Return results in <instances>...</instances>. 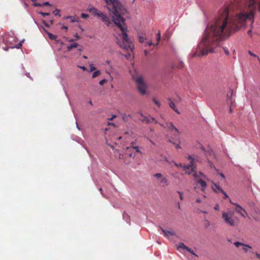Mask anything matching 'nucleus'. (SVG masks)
Returning a JSON list of instances; mask_svg holds the SVG:
<instances>
[{
    "label": "nucleus",
    "instance_id": "nucleus-1",
    "mask_svg": "<svg viewBox=\"0 0 260 260\" xmlns=\"http://www.w3.org/2000/svg\"><path fill=\"white\" fill-rule=\"evenodd\" d=\"M259 0H234L229 6L218 12L217 17L209 23L205 30L202 40L192 57L207 55L216 52L220 42L229 37L232 31L237 30L246 20L254 22L256 3Z\"/></svg>",
    "mask_w": 260,
    "mask_h": 260
},
{
    "label": "nucleus",
    "instance_id": "nucleus-2",
    "mask_svg": "<svg viewBox=\"0 0 260 260\" xmlns=\"http://www.w3.org/2000/svg\"><path fill=\"white\" fill-rule=\"evenodd\" d=\"M107 5L108 10L112 13V20L113 22L118 26L122 31V36L123 38V44L120 45V47L126 50L128 48L132 51L134 49V47L132 44H129L128 36L126 33L127 28L124 27L125 20L122 17V15L126 13V10L124 7L121 4L119 0H104Z\"/></svg>",
    "mask_w": 260,
    "mask_h": 260
},
{
    "label": "nucleus",
    "instance_id": "nucleus-3",
    "mask_svg": "<svg viewBox=\"0 0 260 260\" xmlns=\"http://www.w3.org/2000/svg\"><path fill=\"white\" fill-rule=\"evenodd\" d=\"M188 158L190 160L189 165L183 166L181 164H177V163H175V165L177 167L183 168L186 173L190 175L192 174V173L194 172V170L196 169L195 165V161L196 159L191 155L188 156Z\"/></svg>",
    "mask_w": 260,
    "mask_h": 260
},
{
    "label": "nucleus",
    "instance_id": "nucleus-4",
    "mask_svg": "<svg viewBox=\"0 0 260 260\" xmlns=\"http://www.w3.org/2000/svg\"><path fill=\"white\" fill-rule=\"evenodd\" d=\"M234 213L229 209L226 211H223L222 218L224 221L228 225L234 226L236 225V220L233 218Z\"/></svg>",
    "mask_w": 260,
    "mask_h": 260
},
{
    "label": "nucleus",
    "instance_id": "nucleus-5",
    "mask_svg": "<svg viewBox=\"0 0 260 260\" xmlns=\"http://www.w3.org/2000/svg\"><path fill=\"white\" fill-rule=\"evenodd\" d=\"M133 78L137 83V88L140 93L142 95L145 94L146 93V89L147 88V85L144 82L143 77L141 76H139L136 77H133Z\"/></svg>",
    "mask_w": 260,
    "mask_h": 260
},
{
    "label": "nucleus",
    "instance_id": "nucleus-6",
    "mask_svg": "<svg viewBox=\"0 0 260 260\" xmlns=\"http://www.w3.org/2000/svg\"><path fill=\"white\" fill-rule=\"evenodd\" d=\"M192 175L193 177L197 180V183L200 184L201 186V190L202 191H205V190L206 189L207 187V183L206 182L204 181L203 179L201 178V177H204L206 179H207V177L206 175H205L203 173L199 172V174H198L196 172V170H194V172L192 173Z\"/></svg>",
    "mask_w": 260,
    "mask_h": 260
},
{
    "label": "nucleus",
    "instance_id": "nucleus-7",
    "mask_svg": "<svg viewBox=\"0 0 260 260\" xmlns=\"http://www.w3.org/2000/svg\"><path fill=\"white\" fill-rule=\"evenodd\" d=\"M230 202L231 204H232L233 205L235 206V210L237 213H238L241 216H242L244 218L247 216L248 214H247L246 211L240 205H239L237 203L232 202L231 200L230 201Z\"/></svg>",
    "mask_w": 260,
    "mask_h": 260
},
{
    "label": "nucleus",
    "instance_id": "nucleus-8",
    "mask_svg": "<svg viewBox=\"0 0 260 260\" xmlns=\"http://www.w3.org/2000/svg\"><path fill=\"white\" fill-rule=\"evenodd\" d=\"M153 176L157 179V181L160 184H162L163 186H167L169 184L168 179L161 173H156Z\"/></svg>",
    "mask_w": 260,
    "mask_h": 260
},
{
    "label": "nucleus",
    "instance_id": "nucleus-9",
    "mask_svg": "<svg viewBox=\"0 0 260 260\" xmlns=\"http://www.w3.org/2000/svg\"><path fill=\"white\" fill-rule=\"evenodd\" d=\"M161 126L164 127L168 128V129L169 131H170L172 132H174L175 133H174V135L175 137L177 139L179 138V135L180 132H179V130L174 125V124H173L172 122L166 123V125L161 124Z\"/></svg>",
    "mask_w": 260,
    "mask_h": 260
},
{
    "label": "nucleus",
    "instance_id": "nucleus-10",
    "mask_svg": "<svg viewBox=\"0 0 260 260\" xmlns=\"http://www.w3.org/2000/svg\"><path fill=\"white\" fill-rule=\"evenodd\" d=\"M98 17L100 18L101 20L104 22L107 26H109L111 23L110 18L104 13L102 12L99 14Z\"/></svg>",
    "mask_w": 260,
    "mask_h": 260
},
{
    "label": "nucleus",
    "instance_id": "nucleus-11",
    "mask_svg": "<svg viewBox=\"0 0 260 260\" xmlns=\"http://www.w3.org/2000/svg\"><path fill=\"white\" fill-rule=\"evenodd\" d=\"M141 116L143 117V119L141 121L143 122H145L146 123H149L152 122H154L156 123H157V121L152 117H146L144 116L142 113H140Z\"/></svg>",
    "mask_w": 260,
    "mask_h": 260
},
{
    "label": "nucleus",
    "instance_id": "nucleus-12",
    "mask_svg": "<svg viewBox=\"0 0 260 260\" xmlns=\"http://www.w3.org/2000/svg\"><path fill=\"white\" fill-rule=\"evenodd\" d=\"M234 244L237 247H239L240 246H243L242 249L246 252H247L248 251L247 248H251V247L249 245L244 244H243V243H242L241 242H234Z\"/></svg>",
    "mask_w": 260,
    "mask_h": 260
},
{
    "label": "nucleus",
    "instance_id": "nucleus-13",
    "mask_svg": "<svg viewBox=\"0 0 260 260\" xmlns=\"http://www.w3.org/2000/svg\"><path fill=\"white\" fill-rule=\"evenodd\" d=\"M88 11L91 13L92 15L94 16H99V14H100L101 13V11L98 10L96 8L94 7H91L88 9Z\"/></svg>",
    "mask_w": 260,
    "mask_h": 260
},
{
    "label": "nucleus",
    "instance_id": "nucleus-14",
    "mask_svg": "<svg viewBox=\"0 0 260 260\" xmlns=\"http://www.w3.org/2000/svg\"><path fill=\"white\" fill-rule=\"evenodd\" d=\"M232 94H233L232 92H230V93H228L226 95L227 96L226 102L228 104L231 105V106H230V112L231 113L232 112L231 106L234 104V102H233L232 98Z\"/></svg>",
    "mask_w": 260,
    "mask_h": 260
},
{
    "label": "nucleus",
    "instance_id": "nucleus-15",
    "mask_svg": "<svg viewBox=\"0 0 260 260\" xmlns=\"http://www.w3.org/2000/svg\"><path fill=\"white\" fill-rule=\"evenodd\" d=\"M161 230L164 233L165 236L169 237L170 236L174 235L175 233L172 231H168L163 229L162 228H160Z\"/></svg>",
    "mask_w": 260,
    "mask_h": 260
},
{
    "label": "nucleus",
    "instance_id": "nucleus-16",
    "mask_svg": "<svg viewBox=\"0 0 260 260\" xmlns=\"http://www.w3.org/2000/svg\"><path fill=\"white\" fill-rule=\"evenodd\" d=\"M114 155L116 158L118 159H122L123 157V156L122 154H121L119 150H115L114 152Z\"/></svg>",
    "mask_w": 260,
    "mask_h": 260
},
{
    "label": "nucleus",
    "instance_id": "nucleus-17",
    "mask_svg": "<svg viewBox=\"0 0 260 260\" xmlns=\"http://www.w3.org/2000/svg\"><path fill=\"white\" fill-rule=\"evenodd\" d=\"M213 185L214 186H212V188L215 191L217 192L219 191L221 192L222 190H223L218 184L214 183Z\"/></svg>",
    "mask_w": 260,
    "mask_h": 260
},
{
    "label": "nucleus",
    "instance_id": "nucleus-18",
    "mask_svg": "<svg viewBox=\"0 0 260 260\" xmlns=\"http://www.w3.org/2000/svg\"><path fill=\"white\" fill-rule=\"evenodd\" d=\"M170 107H171L177 113L180 114V112L177 110L174 102L171 101L169 103Z\"/></svg>",
    "mask_w": 260,
    "mask_h": 260
},
{
    "label": "nucleus",
    "instance_id": "nucleus-19",
    "mask_svg": "<svg viewBox=\"0 0 260 260\" xmlns=\"http://www.w3.org/2000/svg\"><path fill=\"white\" fill-rule=\"evenodd\" d=\"M78 46H79V45L77 43H72L70 45L68 46L67 50H68V51H70L73 48H76Z\"/></svg>",
    "mask_w": 260,
    "mask_h": 260
},
{
    "label": "nucleus",
    "instance_id": "nucleus-20",
    "mask_svg": "<svg viewBox=\"0 0 260 260\" xmlns=\"http://www.w3.org/2000/svg\"><path fill=\"white\" fill-rule=\"evenodd\" d=\"M47 34H48V37H49V39H50L52 40H55L57 38V36H56L52 34L50 32H48Z\"/></svg>",
    "mask_w": 260,
    "mask_h": 260
},
{
    "label": "nucleus",
    "instance_id": "nucleus-21",
    "mask_svg": "<svg viewBox=\"0 0 260 260\" xmlns=\"http://www.w3.org/2000/svg\"><path fill=\"white\" fill-rule=\"evenodd\" d=\"M178 248H182L183 249H188V247L185 246L183 243H180L178 246Z\"/></svg>",
    "mask_w": 260,
    "mask_h": 260
},
{
    "label": "nucleus",
    "instance_id": "nucleus-22",
    "mask_svg": "<svg viewBox=\"0 0 260 260\" xmlns=\"http://www.w3.org/2000/svg\"><path fill=\"white\" fill-rule=\"evenodd\" d=\"M66 19L70 18L71 19V21L72 22H76L77 21V18L76 17H72V16H67L66 17Z\"/></svg>",
    "mask_w": 260,
    "mask_h": 260
},
{
    "label": "nucleus",
    "instance_id": "nucleus-23",
    "mask_svg": "<svg viewBox=\"0 0 260 260\" xmlns=\"http://www.w3.org/2000/svg\"><path fill=\"white\" fill-rule=\"evenodd\" d=\"M100 74L101 73L100 71H96L93 73L92 77V78H94L99 76Z\"/></svg>",
    "mask_w": 260,
    "mask_h": 260
},
{
    "label": "nucleus",
    "instance_id": "nucleus-24",
    "mask_svg": "<svg viewBox=\"0 0 260 260\" xmlns=\"http://www.w3.org/2000/svg\"><path fill=\"white\" fill-rule=\"evenodd\" d=\"M146 39L145 38H144L143 36H141V35H139V41L140 43H143Z\"/></svg>",
    "mask_w": 260,
    "mask_h": 260
},
{
    "label": "nucleus",
    "instance_id": "nucleus-25",
    "mask_svg": "<svg viewBox=\"0 0 260 260\" xmlns=\"http://www.w3.org/2000/svg\"><path fill=\"white\" fill-rule=\"evenodd\" d=\"M32 2H34L33 5L35 7H43L42 4L36 3L35 2V0H32Z\"/></svg>",
    "mask_w": 260,
    "mask_h": 260
},
{
    "label": "nucleus",
    "instance_id": "nucleus-26",
    "mask_svg": "<svg viewBox=\"0 0 260 260\" xmlns=\"http://www.w3.org/2000/svg\"><path fill=\"white\" fill-rule=\"evenodd\" d=\"M53 13L57 16H59V17L61 16V15L59 14V10L58 9H56L53 12Z\"/></svg>",
    "mask_w": 260,
    "mask_h": 260
},
{
    "label": "nucleus",
    "instance_id": "nucleus-27",
    "mask_svg": "<svg viewBox=\"0 0 260 260\" xmlns=\"http://www.w3.org/2000/svg\"><path fill=\"white\" fill-rule=\"evenodd\" d=\"M153 101L154 103L158 106V107H159L160 106V102L156 99L153 98Z\"/></svg>",
    "mask_w": 260,
    "mask_h": 260
},
{
    "label": "nucleus",
    "instance_id": "nucleus-28",
    "mask_svg": "<svg viewBox=\"0 0 260 260\" xmlns=\"http://www.w3.org/2000/svg\"><path fill=\"white\" fill-rule=\"evenodd\" d=\"M23 42V41H21L18 44H17L16 47H12V48H14L15 47L19 49V48H20L22 46V43Z\"/></svg>",
    "mask_w": 260,
    "mask_h": 260
},
{
    "label": "nucleus",
    "instance_id": "nucleus-29",
    "mask_svg": "<svg viewBox=\"0 0 260 260\" xmlns=\"http://www.w3.org/2000/svg\"><path fill=\"white\" fill-rule=\"evenodd\" d=\"M131 150H128V152H127V153H128V155L129 157H134L135 156V153L133 152H131Z\"/></svg>",
    "mask_w": 260,
    "mask_h": 260
},
{
    "label": "nucleus",
    "instance_id": "nucleus-30",
    "mask_svg": "<svg viewBox=\"0 0 260 260\" xmlns=\"http://www.w3.org/2000/svg\"><path fill=\"white\" fill-rule=\"evenodd\" d=\"M39 13L43 16H49L50 15L49 13H45L43 12H39Z\"/></svg>",
    "mask_w": 260,
    "mask_h": 260
},
{
    "label": "nucleus",
    "instance_id": "nucleus-31",
    "mask_svg": "<svg viewBox=\"0 0 260 260\" xmlns=\"http://www.w3.org/2000/svg\"><path fill=\"white\" fill-rule=\"evenodd\" d=\"M177 192L179 193V197H180V199L181 200H183L184 199V197H183V194L182 192L181 191H178Z\"/></svg>",
    "mask_w": 260,
    "mask_h": 260
},
{
    "label": "nucleus",
    "instance_id": "nucleus-32",
    "mask_svg": "<svg viewBox=\"0 0 260 260\" xmlns=\"http://www.w3.org/2000/svg\"><path fill=\"white\" fill-rule=\"evenodd\" d=\"M157 43L160 41V32L159 31H158V33L157 34Z\"/></svg>",
    "mask_w": 260,
    "mask_h": 260
},
{
    "label": "nucleus",
    "instance_id": "nucleus-33",
    "mask_svg": "<svg viewBox=\"0 0 260 260\" xmlns=\"http://www.w3.org/2000/svg\"><path fill=\"white\" fill-rule=\"evenodd\" d=\"M131 145V146L129 147H128L126 148L127 150H128L129 149L132 150V149H134V146H135L134 145V142H132Z\"/></svg>",
    "mask_w": 260,
    "mask_h": 260
},
{
    "label": "nucleus",
    "instance_id": "nucleus-34",
    "mask_svg": "<svg viewBox=\"0 0 260 260\" xmlns=\"http://www.w3.org/2000/svg\"><path fill=\"white\" fill-rule=\"evenodd\" d=\"M81 17L83 18H87L89 17V15L87 14L82 13Z\"/></svg>",
    "mask_w": 260,
    "mask_h": 260
},
{
    "label": "nucleus",
    "instance_id": "nucleus-35",
    "mask_svg": "<svg viewBox=\"0 0 260 260\" xmlns=\"http://www.w3.org/2000/svg\"><path fill=\"white\" fill-rule=\"evenodd\" d=\"M221 193H222V194L224 196V199H228V198H229V196H228V194L224 190H222Z\"/></svg>",
    "mask_w": 260,
    "mask_h": 260
},
{
    "label": "nucleus",
    "instance_id": "nucleus-36",
    "mask_svg": "<svg viewBox=\"0 0 260 260\" xmlns=\"http://www.w3.org/2000/svg\"><path fill=\"white\" fill-rule=\"evenodd\" d=\"M248 53L252 56L257 57L258 56L254 53H252L251 51H248Z\"/></svg>",
    "mask_w": 260,
    "mask_h": 260
},
{
    "label": "nucleus",
    "instance_id": "nucleus-37",
    "mask_svg": "<svg viewBox=\"0 0 260 260\" xmlns=\"http://www.w3.org/2000/svg\"><path fill=\"white\" fill-rule=\"evenodd\" d=\"M107 80L106 79H103L101 80L99 82V84L101 85H103L105 83H106Z\"/></svg>",
    "mask_w": 260,
    "mask_h": 260
},
{
    "label": "nucleus",
    "instance_id": "nucleus-38",
    "mask_svg": "<svg viewBox=\"0 0 260 260\" xmlns=\"http://www.w3.org/2000/svg\"><path fill=\"white\" fill-rule=\"evenodd\" d=\"M96 70V68L93 67L92 64L90 65V72H92L93 71H95Z\"/></svg>",
    "mask_w": 260,
    "mask_h": 260
},
{
    "label": "nucleus",
    "instance_id": "nucleus-39",
    "mask_svg": "<svg viewBox=\"0 0 260 260\" xmlns=\"http://www.w3.org/2000/svg\"><path fill=\"white\" fill-rule=\"evenodd\" d=\"M186 250L188 251H189V252H190L191 253L196 255V254L194 253V252L193 251V250L191 248H189L188 247V249H186Z\"/></svg>",
    "mask_w": 260,
    "mask_h": 260
},
{
    "label": "nucleus",
    "instance_id": "nucleus-40",
    "mask_svg": "<svg viewBox=\"0 0 260 260\" xmlns=\"http://www.w3.org/2000/svg\"><path fill=\"white\" fill-rule=\"evenodd\" d=\"M134 149H135L136 150V151L137 152H140L138 146H134Z\"/></svg>",
    "mask_w": 260,
    "mask_h": 260
},
{
    "label": "nucleus",
    "instance_id": "nucleus-41",
    "mask_svg": "<svg viewBox=\"0 0 260 260\" xmlns=\"http://www.w3.org/2000/svg\"><path fill=\"white\" fill-rule=\"evenodd\" d=\"M247 33H248V35L250 37H252V30H251V29L249 30L248 31Z\"/></svg>",
    "mask_w": 260,
    "mask_h": 260
},
{
    "label": "nucleus",
    "instance_id": "nucleus-42",
    "mask_svg": "<svg viewBox=\"0 0 260 260\" xmlns=\"http://www.w3.org/2000/svg\"><path fill=\"white\" fill-rule=\"evenodd\" d=\"M214 209L216 210H218L219 209V206L218 204L215 205L214 207Z\"/></svg>",
    "mask_w": 260,
    "mask_h": 260
},
{
    "label": "nucleus",
    "instance_id": "nucleus-43",
    "mask_svg": "<svg viewBox=\"0 0 260 260\" xmlns=\"http://www.w3.org/2000/svg\"><path fill=\"white\" fill-rule=\"evenodd\" d=\"M42 5H43V6H50V5L49 3L48 2H45L44 3H42Z\"/></svg>",
    "mask_w": 260,
    "mask_h": 260
},
{
    "label": "nucleus",
    "instance_id": "nucleus-44",
    "mask_svg": "<svg viewBox=\"0 0 260 260\" xmlns=\"http://www.w3.org/2000/svg\"><path fill=\"white\" fill-rule=\"evenodd\" d=\"M79 68L82 69L83 71H86L87 69L84 66H78Z\"/></svg>",
    "mask_w": 260,
    "mask_h": 260
},
{
    "label": "nucleus",
    "instance_id": "nucleus-45",
    "mask_svg": "<svg viewBox=\"0 0 260 260\" xmlns=\"http://www.w3.org/2000/svg\"><path fill=\"white\" fill-rule=\"evenodd\" d=\"M224 51L226 55L229 54V50L227 49L224 48Z\"/></svg>",
    "mask_w": 260,
    "mask_h": 260
},
{
    "label": "nucleus",
    "instance_id": "nucleus-46",
    "mask_svg": "<svg viewBox=\"0 0 260 260\" xmlns=\"http://www.w3.org/2000/svg\"><path fill=\"white\" fill-rule=\"evenodd\" d=\"M152 45V42H151V41H150V42H147L146 43V45H149V46H151V45Z\"/></svg>",
    "mask_w": 260,
    "mask_h": 260
},
{
    "label": "nucleus",
    "instance_id": "nucleus-47",
    "mask_svg": "<svg viewBox=\"0 0 260 260\" xmlns=\"http://www.w3.org/2000/svg\"><path fill=\"white\" fill-rule=\"evenodd\" d=\"M219 175H220V176L222 178H225V176H224V175L223 173H220L219 174Z\"/></svg>",
    "mask_w": 260,
    "mask_h": 260
},
{
    "label": "nucleus",
    "instance_id": "nucleus-48",
    "mask_svg": "<svg viewBox=\"0 0 260 260\" xmlns=\"http://www.w3.org/2000/svg\"><path fill=\"white\" fill-rule=\"evenodd\" d=\"M196 202H197V203H201V200H200V199L198 198V199H196Z\"/></svg>",
    "mask_w": 260,
    "mask_h": 260
},
{
    "label": "nucleus",
    "instance_id": "nucleus-49",
    "mask_svg": "<svg viewBox=\"0 0 260 260\" xmlns=\"http://www.w3.org/2000/svg\"><path fill=\"white\" fill-rule=\"evenodd\" d=\"M43 23H44V24L46 26H47V27H49V25H48V24H47V23L45 21H43Z\"/></svg>",
    "mask_w": 260,
    "mask_h": 260
},
{
    "label": "nucleus",
    "instance_id": "nucleus-50",
    "mask_svg": "<svg viewBox=\"0 0 260 260\" xmlns=\"http://www.w3.org/2000/svg\"><path fill=\"white\" fill-rule=\"evenodd\" d=\"M209 165L211 167H212V166H214L213 164L211 161H209Z\"/></svg>",
    "mask_w": 260,
    "mask_h": 260
},
{
    "label": "nucleus",
    "instance_id": "nucleus-51",
    "mask_svg": "<svg viewBox=\"0 0 260 260\" xmlns=\"http://www.w3.org/2000/svg\"><path fill=\"white\" fill-rule=\"evenodd\" d=\"M116 117V115H113L112 117V118H110V119H109V120H113V118H115V117Z\"/></svg>",
    "mask_w": 260,
    "mask_h": 260
},
{
    "label": "nucleus",
    "instance_id": "nucleus-52",
    "mask_svg": "<svg viewBox=\"0 0 260 260\" xmlns=\"http://www.w3.org/2000/svg\"><path fill=\"white\" fill-rule=\"evenodd\" d=\"M75 36L77 39L80 38V37L79 36V35L77 34H76Z\"/></svg>",
    "mask_w": 260,
    "mask_h": 260
},
{
    "label": "nucleus",
    "instance_id": "nucleus-53",
    "mask_svg": "<svg viewBox=\"0 0 260 260\" xmlns=\"http://www.w3.org/2000/svg\"><path fill=\"white\" fill-rule=\"evenodd\" d=\"M256 255L257 257H258V258H260V254L256 253Z\"/></svg>",
    "mask_w": 260,
    "mask_h": 260
},
{
    "label": "nucleus",
    "instance_id": "nucleus-54",
    "mask_svg": "<svg viewBox=\"0 0 260 260\" xmlns=\"http://www.w3.org/2000/svg\"><path fill=\"white\" fill-rule=\"evenodd\" d=\"M62 29H65L66 30H67L68 29V27L66 26H63L62 27Z\"/></svg>",
    "mask_w": 260,
    "mask_h": 260
},
{
    "label": "nucleus",
    "instance_id": "nucleus-55",
    "mask_svg": "<svg viewBox=\"0 0 260 260\" xmlns=\"http://www.w3.org/2000/svg\"><path fill=\"white\" fill-rule=\"evenodd\" d=\"M176 147L177 148H180V145L179 144H177L176 145Z\"/></svg>",
    "mask_w": 260,
    "mask_h": 260
},
{
    "label": "nucleus",
    "instance_id": "nucleus-56",
    "mask_svg": "<svg viewBox=\"0 0 260 260\" xmlns=\"http://www.w3.org/2000/svg\"><path fill=\"white\" fill-rule=\"evenodd\" d=\"M149 139V141L152 144H154V142L150 139Z\"/></svg>",
    "mask_w": 260,
    "mask_h": 260
},
{
    "label": "nucleus",
    "instance_id": "nucleus-57",
    "mask_svg": "<svg viewBox=\"0 0 260 260\" xmlns=\"http://www.w3.org/2000/svg\"><path fill=\"white\" fill-rule=\"evenodd\" d=\"M258 10L260 12V2H259V4H258Z\"/></svg>",
    "mask_w": 260,
    "mask_h": 260
},
{
    "label": "nucleus",
    "instance_id": "nucleus-58",
    "mask_svg": "<svg viewBox=\"0 0 260 260\" xmlns=\"http://www.w3.org/2000/svg\"><path fill=\"white\" fill-rule=\"evenodd\" d=\"M4 50H5V51H8V50H9V48H5V49H4Z\"/></svg>",
    "mask_w": 260,
    "mask_h": 260
},
{
    "label": "nucleus",
    "instance_id": "nucleus-59",
    "mask_svg": "<svg viewBox=\"0 0 260 260\" xmlns=\"http://www.w3.org/2000/svg\"><path fill=\"white\" fill-rule=\"evenodd\" d=\"M201 148L203 150H204V147L202 146L201 147Z\"/></svg>",
    "mask_w": 260,
    "mask_h": 260
},
{
    "label": "nucleus",
    "instance_id": "nucleus-60",
    "mask_svg": "<svg viewBox=\"0 0 260 260\" xmlns=\"http://www.w3.org/2000/svg\"><path fill=\"white\" fill-rule=\"evenodd\" d=\"M76 124H77V128L78 129H79V126H78V124L77 122H76Z\"/></svg>",
    "mask_w": 260,
    "mask_h": 260
},
{
    "label": "nucleus",
    "instance_id": "nucleus-61",
    "mask_svg": "<svg viewBox=\"0 0 260 260\" xmlns=\"http://www.w3.org/2000/svg\"><path fill=\"white\" fill-rule=\"evenodd\" d=\"M257 58H258V61H259V62L260 63V58L258 57H257Z\"/></svg>",
    "mask_w": 260,
    "mask_h": 260
},
{
    "label": "nucleus",
    "instance_id": "nucleus-62",
    "mask_svg": "<svg viewBox=\"0 0 260 260\" xmlns=\"http://www.w3.org/2000/svg\"><path fill=\"white\" fill-rule=\"evenodd\" d=\"M182 64H183V63H182H182H181V66H180V67L179 68H181V67H182V66H183Z\"/></svg>",
    "mask_w": 260,
    "mask_h": 260
},
{
    "label": "nucleus",
    "instance_id": "nucleus-63",
    "mask_svg": "<svg viewBox=\"0 0 260 260\" xmlns=\"http://www.w3.org/2000/svg\"><path fill=\"white\" fill-rule=\"evenodd\" d=\"M83 57H84V58H87V56H85V55H84V56H83Z\"/></svg>",
    "mask_w": 260,
    "mask_h": 260
},
{
    "label": "nucleus",
    "instance_id": "nucleus-64",
    "mask_svg": "<svg viewBox=\"0 0 260 260\" xmlns=\"http://www.w3.org/2000/svg\"><path fill=\"white\" fill-rule=\"evenodd\" d=\"M72 41H73V39H71V40H69V42H72Z\"/></svg>",
    "mask_w": 260,
    "mask_h": 260
}]
</instances>
